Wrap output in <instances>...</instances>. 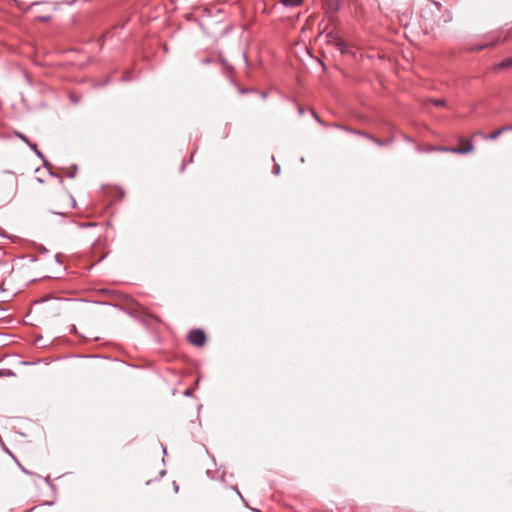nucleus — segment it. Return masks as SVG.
I'll use <instances>...</instances> for the list:
<instances>
[{
  "instance_id": "19",
  "label": "nucleus",
  "mask_w": 512,
  "mask_h": 512,
  "mask_svg": "<svg viewBox=\"0 0 512 512\" xmlns=\"http://www.w3.org/2000/svg\"><path fill=\"white\" fill-rule=\"evenodd\" d=\"M34 152L38 149L36 143L29 142L27 144Z\"/></svg>"
},
{
  "instance_id": "31",
  "label": "nucleus",
  "mask_w": 512,
  "mask_h": 512,
  "mask_svg": "<svg viewBox=\"0 0 512 512\" xmlns=\"http://www.w3.org/2000/svg\"><path fill=\"white\" fill-rule=\"evenodd\" d=\"M5 451H6L9 455H11L12 457H14V456H13V454L9 451V449L5 448Z\"/></svg>"
},
{
  "instance_id": "13",
  "label": "nucleus",
  "mask_w": 512,
  "mask_h": 512,
  "mask_svg": "<svg viewBox=\"0 0 512 512\" xmlns=\"http://www.w3.org/2000/svg\"><path fill=\"white\" fill-rule=\"evenodd\" d=\"M311 114L319 124L326 126V123L315 113L314 110H311Z\"/></svg>"
},
{
  "instance_id": "38",
  "label": "nucleus",
  "mask_w": 512,
  "mask_h": 512,
  "mask_svg": "<svg viewBox=\"0 0 512 512\" xmlns=\"http://www.w3.org/2000/svg\"><path fill=\"white\" fill-rule=\"evenodd\" d=\"M86 226H87V227H90V226H94V224H92V223H88Z\"/></svg>"
},
{
  "instance_id": "8",
  "label": "nucleus",
  "mask_w": 512,
  "mask_h": 512,
  "mask_svg": "<svg viewBox=\"0 0 512 512\" xmlns=\"http://www.w3.org/2000/svg\"><path fill=\"white\" fill-rule=\"evenodd\" d=\"M504 131L502 130V127L494 132H492L488 136H483L485 139L489 140H496Z\"/></svg>"
},
{
  "instance_id": "5",
  "label": "nucleus",
  "mask_w": 512,
  "mask_h": 512,
  "mask_svg": "<svg viewBox=\"0 0 512 512\" xmlns=\"http://www.w3.org/2000/svg\"><path fill=\"white\" fill-rule=\"evenodd\" d=\"M285 7H297L303 3V0H280Z\"/></svg>"
},
{
  "instance_id": "20",
  "label": "nucleus",
  "mask_w": 512,
  "mask_h": 512,
  "mask_svg": "<svg viewBox=\"0 0 512 512\" xmlns=\"http://www.w3.org/2000/svg\"><path fill=\"white\" fill-rule=\"evenodd\" d=\"M20 469L22 472H24L25 474H28V475H31L32 472L28 471L26 468H24L20 463H18Z\"/></svg>"
},
{
  "instance_id": "17",
  "label": "nucleus",
  "mask_w": 512,
  "mask_h": 512,
  "mask_svg": "<svg viewBox=\"0 0 512 512\" xmlns=\"http://www.w3.org/2000/svg\"><path fill=\"white\" fill-rule=\"evenodd\" d=\"M280 170H281L280 165L279 164H275L274 168H273V173L275 175H279L280 174Z\"/></svg>"
},
{
  "instance_id": "35",
  "label": "nucleus",
  "mask_w": 512,
  "mask_h": 512,
  "mask_svg": "<svg viewBox=\"0 0 512 512\" xmlns=\"http://www.w3.org/2000/svg\"><path fill=\"white\" fill-rule=\"evenodd\" d=\"M165 473H166L165 470H161L160 471V476H163Z\"/></svg>"
},
{
  "instance_id": "4",
  "label": "nucleus",
  "mask_w": 512,
  "mask_h": 512,
  "mask_svg": "<svg viewBox=\"0 0 512 512\" xmlns=\"http://www.w3.org/2000/svg\"><path fill=\"white\" fill-rule=\"evenodd\" d=\"M333 127H336V128H339V129H341L343 131H346V132H349V133H353V134H356V135H360V136H363V133H364L362 131L351 129V128L343 126L341 124H333Z\"/></svg>"
},
{
  "instance_id": "37",
  "label": "nucleus",
  "mask_w": 512,
  "mask_h": 512,
  "mask_svg": "<svg viewBox=\"0 0 512 512\" xmlns=\"http://www.w3.org/2000/svg\"><path fill=\"white\" fill-rule=\"evenodd\" d=\"M193 161V154L191 155L190 159H189V162H192Z\"/></svg>"
},
{
  "instance_id": "14",
  "label": "nucleus",
  "mask_w": 512,
  "mask_h": 512,
  "mask_svg": "<svg viewBox=\"0 0 512 512\" xmlns=\"http://www.w3.org/2000/svg\"><path fill=\"white\" fill-rule=\"evenodd\" d=\"M122 80L125 81V82H128V81H131L132 80V75L130 72H125L122 76Z\"/></svg>"
},
{
  "instance_id": "22",
  "label": "nucleus",
  "mask_w": 512,
  "mask_h": 512,
  "mask_svg": "<svg viewBox=\"0 0 512 512\" xmlns=\"http://www.w3.org/2000/svg\"><path fill=\"white\" fill-rule=\"evenodd\" d=\"M502 130H503L504 132H506V131H512V125L503 126V127H502Z\"/></svg>"
},
{
  "instance_id": "3",
  "label": "nucleus",
  "mask_w": 512,
  "mask_h": 512,
  "mask_svg": "<svg viewBox=\"0 0 512 512\" xmlns=\"http://www.w3.org/2000/svg\"><path fill=\"white\" fill-rule=\"evenodd\" d=\"M335 46L342 54H350V46L341 38H337L335 41Z\"/></svg>"
},
{
  "instance_id": "32",
  "label": "nucleus",
  "mask_w": 512,
  "mask_h": 512,
  "mask_svg": "<svg viewBox=\"0 0 512 512\" xmlns=\"http://www.w3.org/2000/svg\"><path fill=\"white\" fill-rule=\"evenodd\" d=\"M185 168V163L182 164L181 168H180V171L182 172Z\"/></svg>"
},
{
  "instance_id": "34",
  "label": "nucleus",
  "mask_w": 512,
  "mask_h": 512,
  "mask_svg": "<svg viewBox=\"0 0 512 512\" xmlns=\"http://www.w3.org/2000/svg\"><path fill=\"white\" fill-rule=\"evenodd\" d=\"M48 19H49L48 17H41L42 21H47Z\"/></svg>"
},
{
  "instance_id": "18",
  "label": "nucleus",
  "mask_w": 512,
  "mask_h": 512,
  "mask_svg": "<svg viewBox=\"0 0 512 512\" xmlns=\"http://www.w3.org/2000/svg\"><path fill=\"white\" fill-rule=\"evenodd\" d=\"M70 100H71L73 103L77 104V103H79V102H80V97L75 96V95H70Z\"/></svg>"
},
{
  "instance_id": "27",
  "label": "nucleus",
  "mask_w": 512,
  "mask_h": 512,
  "mask_svg": "<svg viewBox=\"0 0 512 512\" xmlns=\"http://www.w3.org/2000/svg\"><path fill=\"white\" fill-rule=\"evenodd\" d=\"M363 137L368 138V139L371 140V137H373V136L364 132L363 133Z\"/></svg>"
},
{
  "instance_id": "15",
  "label": "nucleus",
  "mask_w": 512,
  "mask_h": 512,
  "mask_svg": "<svg viewBox=\"0 0 512 512\" xmlns=\"http://www.w3.org/2000/svg\"><path fill=\"white\" fill-rule=\"evenodd\" d=\"M16 135L26 144H28L30 142L29 139L24 134H22L20 132H16Z\"/></svg>"
},
{
  "instance_id": "24",
  "label": "nucleus",
  "mask_w": 512,
  "mask_h": 512,
  "mask_svg": "<svg viewBox=\"0 0 512 512\" xmlns=\"http://www.w3.org/2000/svg\"><path fill=\"white\" fill-rule=\"evenodd\" d=\"M305 112V109L302 106H298V113L299 115H303Z\"/></svg>"
},
{
  "instance_id": "36",
  "label": "nucleus",
  "mask_w": 512,
  "mask_h": 512,
  "mask_svg": "<svg viewBox=\"0 0 512 512\" xmlns=\"http://www.w3.org/2000/svg\"><path fill=\"white\" fill-rule=\"evenodd\" d=\"M206 474L210 477V475H211V471H210V470H207V471H206Z\"/></svg>"
},
{
  "instance_id": "28",
  "label": "nucleus",
  "mask_w": 512,
  "mask_h": 512,
  "mask_svg": "<svg viewBox=\"0 0 512 512\" xmlns=\"http://www.w3.org/2000/svg\"><path fill=\"white\" fill-rule=\"evenodd\" d=\"M203 63H205V64L210 63V58H205V59L203 60Z\"/></svg>"
},
{
  "instance_id": "6",
  "label": "nucleus",
  "mask_w": 512,
  "mask_h": 512,
  "mask_svg": "<svg viewBox=\"0 0 512 512\" xmlns=\"http://www.w3.org/2000/svg\"><path fill=\"white\" fill-rule=\"evenodd\" d=\"M393 140H394L393 137H391V138H389L387 140H381V139H378L376 137H371V141H373L378 146H388V145H391Z\"/></svg>"
},
{
  "instance_id": "9",
  "label": "nucleus",
  "mask_w": 512,
  "mask_h": 512,
  "mask_svg": "<svg viewBox=\"0 0 512 512\" xmlns=\"http://www.w3.org/2000/svg\"><path fill=\"white\" fill-rule=\"evenodd\" d=\"M511 66H512V57H511V58H507V59H505V60L501 61V62L498 64V67H499V68H502V69H504V68H509V67H511Z\"/></svg>"
},
{
  "instance_id": "40",
  "label": "nucleus",
  "mask_w": 512,
  "mask_h": 512,
  "mask_svg": "<svg viewBox=\"0 0 512 512\" xmlns=\"http://www.w3.org/2000/svg\"><path fill=\"white\" fill-rule=\"evenodd\" d=\"M163 453H164V454H166V453H167V451H166V448H165V447H163Z\"/></svg>"
},
{
  "instance_id": "21",
  "label": "nucleus",
  "mask_w": 512,
  "mask_h": 512,
  "mask_svg": "<svg viewBox=\"0 0 512 512\" xmlns=\"http://www.w3.org/2000/svg\"><path fill=\"white\" fill-rule=\"evenodd\" d=\"M49 174H50L51 176H53V177H56V178L60 179V181L62 182V177H61V175H59V174H57V173H54V172H52V171H49Z\"/></svg>"
},
{
  "instance_id": "2",
  "label": "nucleus",
  "mask_w": 512,
  "mask_h": 512,
  "mask_svg": "<svg viewBox=\"0 0 512 512\" xmlns=\"http://www.w3.org/2000/svg\"><path fill=\"white\" fill-rule=\"evenodd\" d=\"M474 149V146L471 141L467 142L466 147H452V148H446V151H450L455 154H467L471 152Z\"/></svg>"
},
{
  "instance_id": "33",
  "label": "nucleus",
  "mask_w": 512,
  "mask_h": 512,
  "mask_svg": "<svg viewBox=\"0 0 512 512\" xmlns=\"http://www.w3.org/2000/svg\"><path fill=\"white\" fill-rule=\"evenodd\" d=\"M0 265H7V262L0 260Z\"/></svg>"
},
{
  "instance_id": "39",
  "label": "nucleus",
  "mask_w": 512,
  "mask_h": 512,
  "mask_svg": "<svg viewBox=\"0 0 512 512\" xmlns=\"http://www.w3.org/2000/svg\"><path fill=\"white\" fill-rule=\"evenodd\" d=\"M300 161L303 163L305 161V158L301 157Z\"/></svg>"
},
{
  "instance_id": "1",
  "label": "nucleus",
  "mask_w": 512,
  "mask_h": 512,
  "mask_svg": "<svg viewBox=\"0 0 512 512\" xmlns=\"http://www.w3.org/2000/svg\"><path fill=\"white\" fill-rule=\"evenodd\" d=\"M188 340L194 346L200 347L206 341V335L201 329H192L188 334Z\"/></svg>"
},
{
  "instance_id": "10",
  "label": "nucleus",
  "mask_w": 512,
  "mask_h": 512,
  "mask_svg": "<svg viewBox=\"0 0 512 512\" xmlns=\"http://www.w3.org/2000/svg\"><path fill=\"white\" fill-rule=\"evenodd\" d=\"M429 101L437 107H444L446 105L444 99H429Z\"/></svg>"
},
{
  "instance_id": "12",
  "label": "nucleus",
  "mask_w": 512,
  "mask_h": 512,
  "mask_svg": "<svg viewBox=\"0 0 512 512\" xmlns=\"http://www.w3.org/2000/svg\"><path fill=\"white\" fill-rule=\"evenodd\" d=\"M76 173H77V166L76 165H73L71 167V169L68 171L67 173V177L69 178H74L76 176Z\"/></svg>"
},
{
  "instance_id": "26",
  "label": "nucleus",
  "mask_w": 512,
  "mask_h": 512,
  "mask_svg": "<svg viewBox=\"0 0 512 512\" xmlns=\"http://www.w3.org/2000/svg\"><path fill=\"white\" fill-rule=\"evenodd\" d=\"M173 488H174V491H175V492H178V490H179V486L177 485V483H176V482H173Z\"/></svg>"
},
{
  "instance_id": "23",
  "label": "nucleus",
  "mask_w": 512,
  "mask_h": 512,
  "mask_svg": "<svg viewBox=\"0 0 512 512\" xmlns=\"http://www.w3.org/2000/svg\"><path fill=\"white\" fill-rule=\"evenodd\" d=\"M45 482H46V483H47V484H48L52 489H54V485L51 483V480H50V478H49V477H46V478H45Z\"/></svg>"
},
{
  "instance_id": "11",
  "label": "nucleus",
  "mask_w": 512,
  "mask_h": 512,
  "mask_svg": "<svg viewBox=\"0 0 512 512\" xmlns=\"http://www.w3.org/2000/svg\"><path fill=\"white\" fill-rule=\"evenodd\" d=\"M35 154L37 155V157H39L40 159H42L44 161V166L49 168L50 167V164L49 162L45 159L43 153L40 151V150H36L35 151Z\"/></svg>"
},
{
  "instance_id": "7",
  "label": "nucleus",
  "mask_w": 512,
  "mask_h": 512,
  "mask_svg": "<svg viewBox=\"0 0 512 512\" xmlns=\"http://www.w3.org/2000/svg\"><path fill=\"white\" fill-rule=\"evenodd\" d=\"M329 10L336 12L340 9V0H327Z\"/></svg>"
},
{
  "instance_id": "29",
  "label": "nucleus",
  "mask_w": 512,
  "mask_h": 512,
  "mask_svg": "<svg viewBox=\"0 0 512 512\" xmlns=\"http://www.w3.org/2000/svg\"><path fill=\"white\" fill-rule=\"evenodd\" d=\"M233 489H234V490L237 492V494L242 498V495H241L240 491H238L237 487H234Z\"/></svg>"
},
{
  "instance_id": "16",
  "label": "nucleus",
  "mask_w": 512,
  "mask_h": 512,
  "mask_svg": "<svg viewBox=\"0 0 512 512\" xmlns=\"http://www.w3.org/2000/svg\"><path fill=\"white\" fill-rule=\"evenodd\" d=\"M491 44H483V45H477L473 48L474 51H479V50H482L488 46H490Z\"/></svg>"
},
{
  "instance_id": "30",
  "label": "nucleus",
  "mask_w": 512,
  "mask_h": 512,
  "mask_svg": "<svg viewBox=\"0 0 512 512\" xmlns=\"http://www.w3.org/2000/svg\"><path fill=\"white\" fill-rule=\"evenodd\" d=\"M261 97H262L263 99H265V98L267 97V93L263 92V93L261 94Z\"/></svg>"
},
{
  "instance_id": "25",
  "label": "nucleus",
  "mask_w": 512,
  "mask_h": 512,
  "mask_svg": "<svg viewBox=\"0 0 512 512\" xmlns=\"http://www.w3.org/2000/svg\"><path fill=\"white\" fill-rule=\"evenodd\" d=\"M184 395L187 396V397L191 396L192 395V390H190V389L185 390L184 391Z\"/></svg>"
}]
</instances>
